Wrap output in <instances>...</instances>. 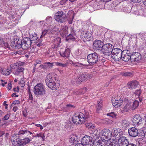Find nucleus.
<instances>
[{
  "instance_id": "f257e3e1",
  "label": "nucleus",
  "mask_w": 146,
  "mask_h": 146,
  "mask_svg": "<svg viewBox=\"0 0 146 146\" xmlns=\"http://www.w3.org/2000/svg\"><path fill=\"white\" fill-rule=\"evenodd\" d=\"M88 118V114L84 115L82 112H78L75 113L73 115L72 121L76 125L81 124L87 121Z\"/></svg>"
},
{
  "instance_id": "f03ea898",
  "label": "nucleus",
  "mask_w": 146,
  "mask_h": 146,
  "mask_svg": "<svg viewBox=\"0 0 146 146\" xmlns=\"http://www.w3.org/2000/svg\"><path fill=\"white\" fill-rule=\"evenodd\" d=\"M54 80H56L55 78L52 73L48 74L46 76L45 79L46 85L49 88L52 90H56L58 88Z\"/></svg>"
},
{
  "instance_id": "7ed1b4c3",
  "label": "nucleus",
  "mask_w": 146,
  "mask_h": 146,
  "mask_svg": "<svg viewBox=\"0 0 146 146\" xmlns=\"http://www.w3.org/2000/svg\"><path fill=\"white\" fill-rule=\"evenodd\" d=\"M122 52L123 51L120 48L113 49L109 58L115 61H119L121 59Z\"/></svg>"
},
{
  "instance_id": "20e7f679",
  "label": "nucleus",
  "mask_w": 146,
  "mask_h": 146,
  "mask_svg": "<svg viewBox=\"0 0 146 146\" xmlns=\"http://www.w3.org/2000/svg\"><path fill=\"white\" fill-rule=\"evenodd\" d=\"M35 94L38 96H42L45 94V88L42 84L38 83L35 87L34 89Z\"/></svg>"
},
{
  "instance_id": "39448f33",
  "label": "nucleus",
  "mask_w": 146,
  "mask_h": 146,
  "mask_svg": "<svg viewBox=\"0 0 146 146\" xmlns=\"http://www.w3.org/2000/svg\"><path fill=\"white\" fill-rule=\"evenodd\" d=\"M99 55L96 52L89 54L87 57V60L90 65L97 63L99 60Z\"/></svg>"
},
{
  "instance_id": "423d86ee",
  "label": "nucleus",
  "mask_w": 146,
  "mask_h": 146,
  "mask_svg": "<svg viewBox=\"0 0 146 146\" xmlns=\"http://www.w3.org/2000/svg\"><path fill=\"white\" fill-rule=\"evenodd\" d=\"M92 75L91 74L83 73L78 76L75 79L76 84H80L82 82L86 81L88 79L92 78Z\"/></svg>"
},
{
  "instance_id": "0eeeda50",
  "label": "nucleus",
  "mask_w": 146,
  "mask_h": 146,
  "mask_svg": "<svg viewBox=\"0 0 146 146\" xmlns=\"http://www.w3.org/2000/svg\"><path fill=\"white\" fill-rule=\"evenodd\" d=\"M54 18L56 21L61 23L65 22L67 19L66 14L61 11L57 12L55 14Z\"/></svg>"
},
{
  "instance_id": "6e6552de",
  "label": "nucleus",
  "mask_w": 146,
  "mask_h": 146,
  "mask_svg": "<svg viewBox=\"0 0 146 146\" xmlns=\"http://www.w3.org/2000/svg\"><path fill=\"white\" fill-rule=\"evenodd\" d=\"M81 144L85 146H93L94 139L92 137L85 135L81 139Z\"/></svg>"
},
{
  "instance_id": "1a4fd4ad",
  "label": "nucleus",
  "mask_w": 146,
  "mask_h": 146,
  "mask_svg": "<svg viewBox=\"0 0 146 146\" xmlns=\"http://www.w3.org/2000/svg\"><path fill=\"white\" fill-rule=\"evenodd\" d=\"M111 132L108 129H102L100 132L101 138H103L105 141H108L111 139V136L113 135Z\"/></svg>"
},
{
  "instance_id": "9d476101",
  "label": "nucleus",
  "mask_w": 146,
  "mask_h": 146,
  "mask_svg": "<svg viewBox=\"0 0 146 146\" xmlns=\"http://www.w3.org/2000/svg\"><path fill=\"white\" fill-rule=\"evenodd\" d=\"M113 47V46L111 44H104L102 51L105 55H108L109 56H110Z\"/></svg>"
},
{
  "instance_id": "9b49d317",
  "label": "nucleus",
  "mask_w": 146,
  "mask_h": 146,
  "mask_svg": "<svg viewBox=\"0 0 146 146\" xmlns=\"http://www.w3.org/2000/svg\"><path fill=\"white\" fill-rule=\"evenodd\" d=\"M21 47L24 50H26L29 48L31 44L30 38L28 37L25 38L21 40Z\"/></svg>"
},
{
  "instance_id": "f8f14e48",
  "label": "nucleus",
  "mask_w": 146,
  "mask_h": 146,
  "mask_svg": "<svg viewBox=\"0 0 146 146\" xmlns=\"http://www.w3.org/2000/svg\"><path fill=\"white\" fill-rule=\"evenodd\" d=\"M132 53L129 50H125L123 51L121 59L125 62H128L130 60H131Z\"/></svg>"
},
{
  "instance_id": "ddd939ff",
  "label": "nucleus",
  "mask_w": 146,
  "mask_h": 146,
  "mask_svg": "<svg viewBox=\"0 0 146 146\" xmlns=\"http://www.w3.org/2000/svg\"><path fill=\"white\" fill-rule=\"evenodd\" d=\"M133 124L135 126H138L142 123V118L139 114L135 115L132 119Z\"/></svg>"
},
{
  "instance_id": "4468645a",
  "label": "nucleus",
  "mask_w": 146,
  "mask_h": 146,
  "mask_svg": "<svg viewBox=\"0 0 146 146\" xmlns=\"http://www.w3.org/2000/svg\"><path fill=\"white\" fill-rule=\"evenodd\" d=\"M103 45L104 43L102 41L96 40L93 42V48L96 50H102Z\"/></svg>"
},
{
  "instance_id": "2eb2a0df",
  "label": "nucleus",
  "mask_w": 146,
  "mask_h": 146,
  "mask_svg": "<svg viewBox=\"0 0 146 146\" xmlns=\"http://www.w3.org/2000/svg\"><path fill=\"white\" fill-rule=\"evenodd\" d=\"M142 56L141 54L139 52H135L132 53L131 56V61H134L137 62H140L142 60Z\"/></svg>"
},
{
  "instance_id": "dca6fc26",
  "label": "nucleus",
  "mask_w": 146,
  "mask_h": 146,
  "mask_svg": "<svg viewBox=\"0 0 146 146\" xmlns=\"http://www.w3.org/2000/svg\"><path fill=\"white\" fill-rule=\"evenodd\" d=\"M118 143L119 146H127L129 143L127 137L121 136L118 139Z\"/></svg>"
},
{
  "instance_id": "f3484780",
  "label": "nucleus",
  "mask_w": 146,
  "mask_h": 146,
  "mask_svg": "<svg viewBox=\"0 0 146 146\" xmlns=\"http://www.w3.org/2000/svg\"><path fill=\"white\" fill-rule=\"evenodd\" d=\"M123 98L122 97L119 96L116 98L115 100L112 101L113 105L115 108H118L121 106L123 104Z\"/></svg>"
},
{
  "instance_id": "a211bd4d",
  "label": "nucleus",
  "mask_w": 146,
  "mask_h": 146,
  "mask_svg": "<svg viewBox=\"0 0 146 146\" xmlns=\"http://www.w3.org/2000/svg\"><path fill=\"white\" fill-rule=\"evenodd\" d=\"M128 132L129 135L133 137L137 136L139 133L138 130L134 127L129 128Z\"/></svg>"
},
{
  "instance_id": "6ab92c4d",
  "label": "nucleus",
  "mask_w": 146,
  "mask_h": 146,
  "mask_svg": "<svg viewBox=\"0 0 146 146\" xmlns=\"http://www.w3.org/2000/svg\"><path fill=\"white\" fill-rule=\"evenodd\" d=\"M61 42L60 38L57 37L55 38L52 41L53 45H52V48L54 49H56L60 47V44Z\"/></svg>"
},
{
  "instance_id": "aec40b11",
  "label": "nucleus",
  "mask_w": 146,
  "mask_h": 146,
  "mask_svg": "<svg viewBox=\"0 0 146 146\" xmlns=\"http://www.w3.org/2000/svg\"><path fill=\"white\" fill-rule=\"evenodd\" d=\"M64 48L61 49L60 53L61 56L63 57L67 58L69 57L70 53V50L68 48L65 49Z\"/></svg>"
},
{
  "instance_id": "412c9836",
  "label": "nucleus",
  "mask_w": 146,
  "mask_h": 146,
  "mask_svg": "<svg viewBox=\"0 0 146 146\" xmlns=\"http://www.w3.org/2000/svg\"><path fill=\"white\" fill-rule=\"evenodd\" d=\"M30 141L29 139L27 137L17 141V146H25L26 144L28 143Z\"/></svg>"
},
{
  "instance_id": "4be33fe9",
  "label": "nucleus",
  "mask_w": 146,
  "mask_h": 146,
  "mask_svg": "<svg viewBox=\"0 0 146 146\" xmlns=\"http://www.w3.org/2000/svg\"><path fill=\"white\" fill-rule=\"evenodd\" d=\"M91 34L87 31H82L81 33V36L86 41L90 40L91 38Z\"/></svg>"
},
{
  "instance_id": "5701e85b",
  "label": "nucleus",
  "mask_w": 146,
  "mask_h": 146,
  "mask_svg": "<svg viewBox=\"0 0 146 146\" xmlns=\"http://www.w3.org/2000/svg\"><path fill=\"white\" fill-rule=\"evenodd\" d=\"M22 66H19L15 70H13V73L15 75L17 76L23 73L24 68L22 67Z\"/></svg>"
},
{
  "instance_id": "b1692460",
  "label": "nucleus",
  "mask_w": 146,
  "mask_h": 146,
  "mask_svg": "<svg viewBox=\"0 0 146 146\" xmlns=\"http://www.w3.org/2000/svg\"><path fill=\"white\" fill-rule=\"evenodd\" d=\"M67 29L68 28L65 26H63L61 28L60 33L61 36L62 37L64 38L67 36Z\"/></svg>"
},
{
  "instance_id": "393cba45",
  "label": "nucleus",
  "mask_w": 146,
  "mask_h": 146,
  "mask_svg": "<svg viewBox=\"0 0 146 146\" xmlns=\"http://www.w3.org/2000/svg\"><path fill=\"white\" fill-rule=\"evenodd\" d=\"M139 84L138 82L136 80H133L128 83V87L131 90L135 88Z\"/></svg>"
},
{
  "instance_id": "a878e982",
  "label": "nucleus",
  "mask_w": 146,
  "mask_h": 146,
  "mask_svg": "<svg viewBox=\"0 0 146 146\" xmlns=\"http://www.w3.org/2000/svg\"><path fill=\"white\" fill-rule=\"evenodd\" d=\"M131 108V104L130 102H129L121 109V111L122 113H124L128 112Z\"/></svg>"
},
{
  "instance_id": "bb28decb",
  "label": "nucleus",
  "mask_w": 146,
  "mask_h": 146,
  "mask_svg": "<svg viewBox=\"0 0 146 146\" xmlns=\"http://www.w3.org/2000/svg\"><path fill=\"white\" fill-rule=\"evenodd\" d=\"M102 102V100L101 99L97 101L96 109V111L97 112H98L99 111L102 109L103 106Z\"/></svg>"
},
{
  "instance_id": "cd10ccee",
  "label": "nucleus",
  "mask_w": 146,
  "mask_h": 146,
  "mask_svg": "<svg viewBox=\"0 0 146 146\" xmlns=\"http://www.w3.org/2000/svg\"><path fill=\"white\" fill-rule=\"evenodd\" d=\"M90 133V134L91 137H92L93 139H94L95 136H96V138L98 137L99 135V133L97 130L94 129L91 131Z\"/></svg>"
},
{
  "instance_id": "c85d7f7f",
  "label": "nucleus",
  "mask_w": 146,
  "mask_h": 146,
  "mask_svg": "<svg viewBox=\"0 0 146 146\" xmlns=\"http://www.w3.org/2000/svg\"><path fill=\"white\" fill-rule=\"evenodd\" d=\"M53 32L52 30L50 29L47 30H43L42 33V35L40 36V38H42L43 37H44L48 33H52Z\"/></svg>"
},
{
  "instance_id": "c756f323",
  "label": "nucleus",
  "mask_w": 146,
  "mask_h": 146,
  "mask_svg": "<svg viewBox=\"0 0 146 146\" xmlns=\"http://www.w3.org/2000/svg\"><path fill=\"white\" fill-rule=\"evenodd\" d=\"M23 63L22 62H19L15 64H11L10 66L11 68L12 69H13V70H14L17 69L19 66L23 65Z\"/></svg>"
},
{
  "instance_id": "7c9ffc66",
  "label": "nucleus",
  "mask_w": 146,
  "mask_h": 146,
  "mask_svg": "<svg viewBox=\"0 0 146 146\" xmlns=\"http://www.w3.org/2000/svg\"><path fill=\"white\" fill-rule=\"evenodd\" d=\"M44 64L43 68L44 69H48L52 68L54 63L53 62L50 63V62H45L44 63Z\"/></svg>"
},
{
  "instance_id": "2f4dec72",
  "label": "nucleus",
  "mask_w": 146,
  "mask_h": 146,
  "mask_svg": "<svg viewBox=\"0 0 146 146\" xmlns=\"http://www.w3.org/2000/svg\"><path fill=\"white\" fill-rule=\"evenodd\" d=\"M30 40L31 42L33 43L36 42L38 40V37L37 35L35 34H34L32 35V36L30 37Z\"/></svg>"
},
{
  "instance_id": "473e14b6",
  "label": "nucleus",
  "mask_w": 146,
  "mask_h": 146,
  "mask_svg": "<svg viewBox=\"0 0 146 146\" xmlns=\"http://www.w3.org/2000/svg\"><path fill=\"white\" fill-rule=\"evenodd\" d=\"M6 39L5 38H2L1 37H0V44L2 46H4L5 47H9V44L6 42L5 41Z\"/></svg>"
},
{
  "instance_id": "72a5a7b5",
  "label": "nucleus",
  "mask_w": 146,
  "mask_h": 146,
  "mask_svg": "<svg viewBox=\"0 0 146 146\" xmlns=\"http://www.w3.org/2000/svg\"><path fill=\"white\" fill-rule=\"evenodd\" d=\"M114 140L111 139L107 141L106 144L107 146H116V144L113 141Z\"/></svg>"
},
{
  "instance_id": "f704fd0d",
  "label": "nucleus",
  "mask_w": 146,
  "mask_h": 146,
  "mask_svg": "<svg viewBox=\"0 0 146 146\" xmlns=\"http://www.w3.org/2000/svg\"><path fill=\"white\" fill-rule=\"evenodd\" d=\"M139 102L137 100H135L133 102V104L131 106L132 110H134L138 107L139 105Z\"/></svg>"
},
{
  "instance_id": "c9c22d12",
  "label": "nucleus",
  "mask_w": 146,
  "mask_h": 146,
  "mask_svg": "<svg viewBox=\"0 0 146 146\" xmlns=\"http://www.w3.org/2000/svg\"><path fill=\"white\" fill-rule=\"evenodd\" d=\"M105 141L104 140V139H102V138L101 140L100 139L97 142V145L98 146H104V145Z\"/></svg>"
},
{
  "instance_id": "e433bc0d",
  "label": "nucleus",
  "mask_w": 146,
  "mask_h": 146,
  "mask_svg": "<svg viewBox=\"0 0 146 146\" xmlns=\"http://www.w3.org/2000/svg\"><path fill=\"white\" fill-rule=\"evenodd\" d=\"M141 89H139V90L136 91L134 93V94L137 95L138 96V97L139 98V101L140 102L142 101V99L140 98V97H139L140 95L141 94Z\"/></svg>"
},
{
  "instance_id": "4c0bfd02",
  "label": "nucleus",
  "mask_w": 146,
  "mask_h": 146,
  "mask_svg": "<svg viewBox=\"0 0 146 146\" xmlns=\"http://www.w3.org/2000/svg\"><path fill=\"white\" fill-rule=\"evenodd\" d=\"M15 44V41H13L12 42L10 43V45L12 47L15 48L17 49L19 48V47L20 45H16Z\"/></svg>"
},
{
  "instance_id": "58836bf2",
  "label": "nucleus",
  "mask_w": 146,
  "mask_h": 146,
  "mask_svg": "<svg viewBox=\"0 0 146 146\" xmlns=\"http://www.w3.org/2000/svg\"><path fill=\"white\" fill-rule=\"evenodd\" d=\"M107 115L114 119L116 118V116H117V114L113 112L108 113Z\"/></svg>"
},
{
  "instance_id": "ea45409f",
  "label": "nucleus",
  "mask_w": 146,
  "mask_h": 146,
  "mask_svg": "<svg viewBox=\"0 0 146 146\" xmlns=\"http://www.w3.org/2000/svg\"><path fill=\"white\" fill-rule=\"evenodd\" d=\"M55 63L56 66L62 67H66L67 65V64L66 63H62L59 62H56Z\"/></svg>"
},
{
  "instance_id": "a19ab883",
  "label": "nucleus",
  "mask_w": 146,
  "mask_h": 146,
  "mask_svg": "<svg viewBox=\"0 0 146 146\" xmlns=\"http://www.w3.org/2000/svg\"><path fill=\"white\" fill-rule=\"evenodd\" d=\"M122 75L125 76L131 77L133 76V74L131 72H124L122 74Z\"/></svg>"
},
{
  "instance_id": "79ce46f5",
  "label": "nucleus",
  "mask_w": 146,
  "mask_h": 146,
  "mask_svg": "<svg viewBox=\"0 0 146 146\" xmlns=\"http://www.w3.org/2000/svg\"><path fill=\"white\" fill-rule=\"evenodd\" d=\"M75 37L76 35H71V34H70L69 35L67 36L66 39L67 40H68L70 39L73 40H75L76 39Z\"/></svg>"
},
{
  "instance_id": "37998d69",
  "label": "nucleus",
  "mask_w": 146,
  "mask_h": 146,
  "mask_svg": "<svg viewBox=\"0 0 146 146\" xmlns=\"http://www.w3.org/2000/svg\"><path fill=\"white\" fill-rule=\"evenodd\" d=\"M139 134L142 138H146V131H145L143 130H141Z\"/></svg>"
},
{
  "instance_id": "c03bdc74",
  "label": "nucleus",
  "mask_w": 146,
  "mask_h": 146,
  "mask_svg": "<svg viewBox=\"0 0 146 146\" xmlns=\"http://www.w3.org/2000/svg\"><path fill=\"white\" fill-rule=\"evenodd\" d=\"M77 141H78L77 137H74L72 136L70 138V141L71 143H75Z\"/></svg>"
},
{
  "instance_id": "a18cd8bd",
  "label": "nucleus",
  "mask_w": 146,
  "mask_h": 146,
  "mask_svg": "<svg viewBox=\"0 0 146 146\" xmlns=\"http://www.w3.org/2000/svg\"><path fill=\"white\" fill-rule=\"evenodd\" d=\"M11 72V70L7 69L3 71V74L5 75H9Z\"/></svg>"
},
{
  "instance_id": "49530a36",
  "label": "nucleus",
  "mask_w": 146,
  "mask_h": 146,
  "mask_svg": "<svg viewBox=\"0 0 146 146\" xmlns=\"http://www.w3.org/2000/svg\"><path fill=\"white\" fill-rule=\"evenodd\" d=\"M121 124L122 125L125 127H127L129 124L128 122L125 120H123Z\"/></svg>"
},
{
  "instance_id": "de8ad7c7",
  "label": "nucleus",
  "mask_w": 146,
  "mask_h": 146,
  "mask_svg": "<svg viewBox=\"0 0 146 146\" xmlns=\"http://www.w3.org/2000/svg\"><path fill=\"white\" fill-rule=\"evenodd\" d=\"M86 125V127L91 129H93L95 127L94 125L91 123H87Z\"/></svg>"
},
{
  "instance_id": "09e8293b",
  "label": "nucleus",
  "mask_w": 146,
  "mask_h": 146,
  "mask_svg": "<svg viewBox=\"0 0 146 146\" xmlns=\"http://www.w3.org/2000/svg\"><path fill=\"white\" fill-rule=\"evenodd\" d=\"M10 113H8L7 114L5 115L2 118V120L3 121H5L8 120L10 117Z\"/></svg>"
},
{
  "instance_id": "8fccbe9b",
  "label": "nucleus",
  "mask_w": 146,
  "mask_h": 146,
  "mask_svg": "<svg viewBox=\"0 0 146 146\" xmlns=\"http://www.w3.org/2000/svg\"><path fill=\"white\" fill-rule=\"evenodd\" d=\"M86 88H84L82 90V92L81 91V90H80L79 91H78L76 92V94H83L85 92Z\"/></svg>"
},
{
  "instance_id": "3c124183",
  "label": "nucleus",
  "mask_w": 146,
  "mask_h": 146,
  "mask_svg": "<svg viewBox=\"0 0 146 146\" xmlns=\"http://www.w3.org/2000/svg\"><path fill=\"white\" fill-rule=\"evenodd\" d=\"M25 133H26V129L21 130L18 132L19 135H22Z\"/></svg>"
},
{
  "instance_id": "603ef678",
  "label": "nucleus",
  "mask_w": 146,
  "mask_h": 146,
  "mask_svg": "<svg viewBox=\"0 0 146 146\" xmlns=\"http://www.w3.org/2000/svg\"><path fill=\"white\" fill-rule=\"evenodd\" d=\"M112 121H110L108 119H106L104 120V123L105 124H109L112 123Z\"/></svg>"
},
{
  "instance_id": "864d4df0",
  "label": "nucleus",
  "mask_w": 146,
  "mask_h": 146,
  "mask_svg": "<svg viewBox=\"0 0 146 146\" xmlns=\"http://www.w3.org/2000/svg\"><path fill=\"white\" fill-rule=\"evenodd\" d=\"M84 66L86 67L87 66L86 64H83L82 63L77 62V67L84 68Z\"/></svg>"
},
{
  "instance_id": "5fc2aeb1",
  "label": "nucleus",
  "mask_w": 146,
  "mask_h": 146,
  "mask_svg": "<svg viewBox=\"0 0 146 146\" xmlns=\"http://www.w3.org/2000/svg\"><path fill=\"white\" fill-rule=\"evenodd\" d=\"M21 40H19L18 41H17L16 40L15 41V44L16 45H20V47H19V48H20L21 47Z\"/></svg>"
},
{
  "instance_id": "6e6d98bb",
  "label": "nucleus",
  "mask_w": 146,
  "mask_h": 146,
  "mask_svg": "<svg viewBox=\"0 0 146 146\" xmlns=\"http://www.w3.org/2000/svg\"><path fill=\"white\" fill-rule=\"evenodd\" d=\"M66 107H68L70 108H73L75 107V106L74 105H73L72 104H68L66 105Z\"/></svg>"
},
{
  "instance_id": "4d7b16f0",
  "label": "nucleus",
  "mask_w": 146,
  "mask_h": 146,
  "mask_svg": "<svg viewBox=\"0 0 146 146\" xmlns=\"http://www.w3.org/2000/svg\"><path fill=\"white\" fill-rule=\"evenodd\" d=\"M71 33L70 34H71V35H75V33L74 30L73 28L71 27L70 28Z\"/></svg>"
},
{
  "instance_id": "13d9d810",
  "label": "nucleus",
  "mask_w": 146,
  "mask_h": 146,
  "mask_svg": "<svg viewBox=\"0 0 146 146\" xmlns=\"http://www.w3.org/2000/svg\"><path fill=\"white\" fill-rule=\"evenodd\" d=\"M138 142V143L139 144V145L141 146L142 145V143L143 142L142 140L141 139H139L137 141V142Z\"/></svg>"
},
{
  "instance_id": "bf43d9fd",
  "label": "nucleus",
  "mask_w": 146,
  "mask_h": 146,
  "mask_svg": "<svg viewBox=\"0 0 146 146\" xmlns=\"http://www.w3.org/2000/svg\"><path fill=\"white\" fill-rule=\"evenodd\" d=\"M20 103V101L19 100H17L14 101L12 104V105H15L16 104H19Z\"/></svg>"
},
{
  "instance_id": "052dcab7",
  "label": "nucleus",
  "mask_w": 146,
  "mask_h": 146,
  "mask_svg": "<svg viewBox=\"0 0 146 146\" xmlns=\"http://www.w3.org/2000/svg\"><path fill=\"white\" fill-rule=\"evenodd\" d=\"M36 136L37 137H40L42 138L43 140H44V138L45 137L44 136L41 134H37Z\"/></svg>"
},
{
  "instance_id": "680f3d73",
  "label": "nucleus",
  "mask_w": 146,
  "mask_h": 146,
  "mask_svg": "<svg viewBox=\"0 0 146 146\" xmlns=\"http://www.w3.org/2000/svg\"><path fill=\"white\" fill-rule=\"evenodd\" d=\"M68 0H62L60 2V4L61 5H63L65 4Z\"/></svg>"
},
{
  "instance_id": "e2e57ef3",
  "label": "nucleus",
  "mask_w": 146,
  "mask_h": 146,
  "mask_svg": "<svg viewBox=\"0 0 146 146\" xmlns=\"http://www.w3.org/2000/svg\"><path fill=\"white\" fill-rule=\"evenodd\" d=\"M11 88H12L11 84L10 83H9L8 85V88H7L9 90H10L11 89Z\"/></svg>"
},
{
  "instance_id": "0e129e2a",
  "label": "nucleus",
  "mask_w": 146,
  "mask_h": 146,
  "mask_svg": "<svg viewBox=\"0 0 146 146\" xmlns=\"http://www.w3.org/2000/svg\"><path fill=\"white\" fill-rule=\"evenodd\" d=\"M131 1L133 2L134 3H139L140 2L141 0H130Z\"/></svg>"
},
{
  "instance_id": "69168bd1",
  "label": "nucleus",
  "mask_w": 146,
  "mask_h": 146,
  "mask_svg": "<svg viewBox=\"0 0 146 146\" xmlns=\"http://www.w3.org/2000/svg\"><path fill=\"white\" fill-rule=\"evenodd\" d=\"M128 9H127V11H126V12L128 13H130V12L131 11V10L132 9V7L131 8V6H129V7H128Z\"/></svg>"
},
{
  "instance_id": "338daca9",
  "label": "nucleus",
  "mask_w": 146,
  "mask_h": 146,
  "mask_svg": "<svg viewBox=\"0 0 146 146\" xmlns=\"http://www.w3.org/2000/svg\"><path fill=\"white\" fill-rule=\"evenodd\" d=\"M18 109V107L17 106L14 107L13 108V110L15 112Z\"/></svg>"
},
{
  "instance_id": "774afa93",
  "label": "nucleus",
  "mask_w": 146,
  "mask_h": 146,
  "mask_svg": "<svg viewBox=\"0 0 146 146\" xmlns=\"http://www.w3.org/2000/svg\"><path fill=\"white\" fill-rule=\"evenodd\" d=\"M127 146H137L133 143H130L128 144V145Z\"/></svg>"
}]
</instances>
